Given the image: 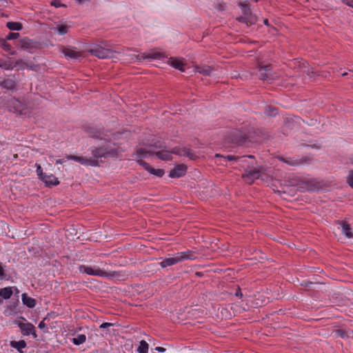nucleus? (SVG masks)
<instances>
[{
  "mask_svg": "<svg viewBox=\"0 0 353 353\" xmlns=\"http://www.w3.org/2000/svg\"><path fill=\"white\" fill-rule=\"evenodd\" d=\"M172 154H175L179 156H186L192 160H194L197 157L196 154L187 148H174L171 150H169L167 149L166 145L159 141L150 145V150L139 148L136 152L137 158H144L148 155L154 154L157 158L162 161L172 160Z\"/></svg>",
  "mask_w": 353,
  "mask_h": 353,
  "instance_id": "obj_1",
  "label": "nucleus"
},
{
  "mask_svg": "<svg viewBox=\"0 0 353 353\" xmlns=\"http://www.w3.org/2000/svg\"><path fill=\"white\" fill-rule=\"evenodd\" d=\"M124 150L122 147L114 143L112 145H110L105 148L101 147L94 148L92 150V154L99 160V159L102 157H119L122 154Z\"/></svg>",
  "mask_w": 353,
  "mask_h": 353,
  "instance_id": "obj_2",
  "label": "nucleus"
},
{
  "mask_svg": "<svg viewBox=\"0 0 353 353\" xmlns=\"http://www.w3.org/2000/svg\"><path fill=\"white\" fill-rule=\"evenodd\" d=\"M214 157L216 158H222L224 160H228L232 162V165L236 164L242 167L245 170V168H247L248 165H254V157L252 155L248 156H234V155H227L223 156L220 154H216Z\"/></svg>",
  "mask_w": 353,
  "mask_h": 353,
  "instance_id": "obj_3",
  "label": "nucleus"
},
{
  "mask_svg": "<svg viewBox=\"0 0 353 353\" xmlns=\"http://www.w3.org/2000/svg\"><path fill=\"white\" fill-rule=\"evenodd\" d=\"M79 270L81 272L85 273L88 275L108 277L110 279H119L121 276V274L119 272H108L97 267L92 268L86 265H81L79 267Z\"/></svg>",
  "mask_w": 353,
  "mask_h": 353,
  "instance_id": "obj_4",
  "label": "nucleus"
},
{
  "mask_svg": "<svg viewBox=\"0 0 353 353\" xmlns=\"http://www.w3.org/2000/svg\"><path fill=\"white\" fill-rule=\"evenodd\" d=\"M196 259V256L194 253L190 251L177 253L172 257H169L163 259L160 265L162 268H167L168 266L173 265L178 263L183 260L190 259L194 260Z\"/></svg>",
  "mask_w": 353,
  "mask_h": 353,
  "instance_id": "obj_5",
  "label": "nucleus"
},
{
  "mask_svg": "<svg viewBox=\"0 0 353 353\" xmlns=\"http://www.w3.org/2000/svg\"><path fill=\"white\" fill-rule=\"evenodd\" d=\"M256 68L259 70V78L261 81H270L275 79L271 65L265 63L260 58L257 59Z\"/></svg>",
  "mask_w": 353,
  "mask_h": 353,
  "instance_id": "obj_6",
  "label": "nucleus"
},
{
  "mask_svg": "<svg viewBox=\"0 0 353 353\" xmlns=\"http://www.w3.org/2000/svg\"><path fill=\"white\" fill-rule=\"evenodd\" d=\"M65 158L68 160H73L74 161L80 163L83 165L85 166H92V167H97L100 165L99 160L97 159V157H93L92 154L91 157H83V156H77V155H66Z\"/></svg>",
  "mask_w": 353,
  "mask_h": 353,
  "instance_id": "obj_7",
  "label": "nucleus"
},
{
  "mask_svg": "<svg viewBox=\"0 0 353 353\" xmlns=\"http://www.w3.org/2000/svg\"><path fill=\"white\" fill-rule=\"evenodd\" d=\"M262 168H256L252 165H248L245 168V173L242 175V177L245 179L246 182L249 184H252L254 181L260 177V173Z\"/></svg>",
  "mask_w": 353,
  "mask_h": 353,
  "instance_id": "obj_8",
  "label": "nucleus"
},
{
  "mask_svg": "<svg viewBox=\"0 0 353 353\" xmlns=\"http://www.w3.org/2000/svg\"><path fill=\"white\" fill-rule=\"evenodd\" d=\"M229 141L238 145H243L248 139L245 132L235 129L232 130L228 135Z\"/></svg>",
  "mask_w": 353,
  "mask_h": 353,
  "instance_id": "obj_9",
  "label": "nucleus"
},
{
  "mask_svg": "<svg viewBox=\"0 0 353 353\" xmlns=\"http://www.w3.org/2000/svg\"><path fill=\"white\" fill-rule=\"evenodd\" d=\"M86 133L92 138L108 140L110 139V135L108 134V132H105L103 130L97 129L93 126H87L85 129Z\"/></svg>",
  "mask_w": 353,
  "mask_h": 353,
  "instance_id": "obj_10",
  "label": "nucleus"
},
{
  "mask_svg": "<svg viewBox=\"0 0 353 353\" xmlns=\"http://www.w3.org/2000/svg\"><path fill=\"white\" fill-rule=\"evenodd\" d=\"M88 52L99 59L111 58L114 53V52L112 50L103 48L101 46H97L96 48L90 49L88 50Z\"/></svg>",
  "mask_w": 353,
  "mask_h": 353,
  "instance_id": "obj_11",
  "label": "nucleus"
},
{
  "mask_svg": "<svg viewBox=\"0 0 353 353\" xmlns=\"http://www.w3.org/2000/svg\"><path fill=\"white\" fill-rule=\"evenodd\" d=\"M14 323L19 327L21 332L23 336L32 334L34 339L37 337V335L35 332V327L32 323H23L17 320L14 321Z\"/></svg>",
  "mask_w": 353,
  "mask_h": 353,
  "instance_id": "obj_12",
  "label": "nucleus"
},
{
  "mask_svg": "<svg viewBox=\"0 0 353 353\" xmlns=\"http://www.w3.org/2000/svg\"><path fill=\"white\" fill-rule=\"evenodd\" d=\"M321 188V184L314 179L303 180L301 183V191H316Z\"/></svg>",
  "mask_w": 353,
  "mask_h": 353,
  "instance_id": "obj_13",
  "label": "nucleus"
},
{
  "mask_svg": "<svg viewBox=\"0 0 353 353\" xmlns=\"http://www.w3.org/2000/svg\"><path fill=\"white\" fill-rule=\"evenodd\" d=\"M9 105L10 108H13L16 112L20 114H26L27 113L26 105L15 98L10 99Z\"/></svg>",
  "mask_w": 353,
  "mask_h": 353,
  "instance_id": "obj_14",
  "label": "nucleus"
},
{
  "mask_svg": "<svg viewBox=\"0 0 353 353\" xmlns=\"http://www.w3.org/2000/svg\"><path fill=\"white\" fill-rule=\"evenodd\" d=\"M298 65L295 67H298L301 71L304 73H306L310 78H314L316 76V73L312 68H310L308 63L306 61H299L297 62Z\"/></svg>",
  "mask_w": 353,
  "mask_h": 353,
  "instance_id": "obj_15",
  "label": "nucleus"
},
{
  "mask_svg": "<svg viewBox=\"0 0 353 353\" xmlns=\"http://www.w3.org/2000/svg\"><path fill=\"white\" fill-rule=\"evenodd\" d=\"M186 166L184 164L176 165L170 170L169 176L171 178H179L183 176L186 172Z\"/></svg>",
  "mask_w": 353,
  "mask_h": 353,
  "instance_id": "obj_16",
  "label": "nucleus"
},
{
  "mask_svg": "<svg viewBox=\"0 0 353 353\" xmlns=\"http://www.w3.org/2000/svg\"><path fill=\"white\" fill-rule=\"evenodd\" d=\"M337 224L341 225L343 233L347 239L353 238V232L350 225L345 221H337Z\"/></svg>",
  "mask_w": 353,
  "mask_h": 353,
  "instance_id": "obj_17",
  "label": "nucleus"
},
{
  "mask_svg": "<svg viewBox=\"0 0 353 353\" xmlns=\"http://www.w3.org/2000/svg\"><path fill=\"white\" fill-rule=\"evenodd\" d=\"M17 85V82L14 76L12 78L4 79L0 83V86L7 90H13Z\"/></svg>",
  "mask_w": 353,
  "mask_h": 353,
  "instance_id": "obj_18",
  "label": "nucleus"
},
{
  "mask_svg": "<svg viewBox=\"0 0 353 353\" xmlns=\"http://www.w3.org/2000/svg\"><path fill=\"white\" fill-rule=\"evenodd\" d=\"M47 186L57 185L59 184V181L53 174H45L41 179Z\"/></svg>",
  "mask_w": 353,
  "mask_h": 353,
  "instance_id": "obj_19",
  "label": "nucleus"
},
{
  "mask_svg": "<svg viewBox=\"0 0 353 353\" xmlns=\"http://www.w3.org/2000/svg\"><path fill=\"white\" fill-rule=\"evenodd\" d=\"M61 52L63 53V54L70 59H78L79 57H81V52H77L72 49L68 48H63L61 50Z\"/></svg>",
  "mask_w": 353,
  "mask_h": 353,
  "instance_id": "obj_20",
  "label": "nucleus"
},
{
  "mask_svg": "<svg viewBox=\"0 0 353 353\" xmlns=\"http://www.w3.org/2000/svg\"><path fill=\"white\" fill-rule=\"evenodd\" d=\"M212 68L209 65H196L194 66V71L196 72H199L205 76H210L212 71Z\"/></svg>",
  "mask_w": 353,
  "mask_h": 353,
  "instance_id": "obj_21",
  "label": "nucleus"
},
{
  "mask_svg": "<svg viewBox=\"0 0 353 353\" xmlns=\"http://www.w3.org/2000/svg\"><path fill=\"white\" fill-rule=\"evenodd\" d=\"M168 64H170L173 68L178 69L181 71H184L183 69V63L181 59H178L176 58L171 57L168 60Z\"/></svg>",
  "mask_w": 353,
  "mask_h": 353,
  "instance_id": "obj_22",
  "label": "nucleus"
},
{
  "mask_svg": "<svg viewBox=\"0 0 353 353\" xmlns=\"http://www.w3.org/2000/svg\"><path fill=\"white\" fill-rule=\"evenodd\" d=\"M279 159L292 166H298L303 163L301 159H292L291 158L279 157Z\"/></svg>",
  "mask_w": 353,
  "mask_h": 353,
  "instance_id": "obj_23",
  "label": "nucleus"
},
{
  "mask_svg": "<svg viewBox=\"0 0 353 353\" xmlns=\"http://www.w3.org/2000/svg\"><path fill=\"white\" fill-rule=\"evenodd\" d=\"M22 301L24 305L30 308L34 307L36 305V301L34 299L29 297L26 294H22Z\"/></svg>",
  "mask_w": 353,
  "mask_h": 353,
  "instance_id": "obj_24",
  "label": "nucleus"
},
{
  "mask_svg": "<svg viewBox=\"0 0 353 353\" xmlns=\"http://www.w3.org/2000/svg\"><path fill=\"white\" fill-rule=\"evenodd\" d=\"M19 42L21 48L25 50L32 49L34 47V42L28 38H24Z\"/></svg>",
  "mask_w": 353,
  "mask_h": 353,
  "instance_id": "obj_25",
  "label": "nucleus"
},
{
  "mask_svg": "<svg viewBox=\"0 0 353 353\" xmlns=\"http://www.w3.org/2000/svg\"><path fill=\"white\" fill-rule=\"evenodd\" d=\"M10 346L17 350H19L26 347V342L24 340L19 341H10Z\"/></svg>",
  "mask_w": 353,
  "mask_h": 353,
  "instance_id": "obj_26",
  "label": "nucleus"
},
{
  "mask_svg": "<svg viewBox=\"0 0 353 353\" xmlns=\"http://www.w3.org/2000/svg\"><path fill=\"white\" fill-rule=\"evenodd\" d=\"M12 294V290L10 287L4 288L1 289L0 290V296L3 297L4 299H8L10 298Z\"/></svg>",
  "mask_w": 353,
  "mask_h": 353,
  "instance_id": "obj_27",
  "label": "nucleus"
},
{
  "mask_svg": "<svg viewBox=\"0 0 353 353\" xmlns=\"http://www.w3.org/2000/svg\"><path fill=\"white\" fill-rule=\"evenodd\" d=\"M303 179L297 177H292L291 179H289L286 182L288 183V185L297 186L301 190V181H303Z\"/></svg>",
  "mask_w": 353,
  "mask_h": 353,
  "instance_id": "obj_28",
  "label": "nucleus"
},
{
  "mask_svg": "<svg viewBox=\"0 0 353 353\" xmlns=\"http://www.w3.org/2000/svg\"><path fill=\"white\" fill-rule=\"evenodd\" d=\"M0 46L6 51L9 52L11 54L14 55L17 54L16 51L11 50V46L3 39H0Z\"/></svg>",
  "mask_w": 353,
  "mask_h": 353,
  "instance_id": "obj_29",
  "label": "nucleus"
},
{
  "mask_svg": "<svg viewBox=\"0 0 353 353\" xmlns=\"http://www.w3.org/2000/svg\"><path fill=\"white\" fill-rule=\"evenodd\" d=\"M6 26L8 29L12 30H21L23 28V26L21 23L19 22H8Z\"/></svg>",
  "mask_w": 353,
  "mask_h": 353,
  "instance_id": "obj_30",
  "label": "nucleus"
},
{
  "mask_svg": "<svg viewBox=\"0 0 353 353\" xmlns=\"http://www.w3.org/2000/svg\"><path fill=\"white\" fill-rule=\"evenodd\" d=\"M137 352L139 353H148V344L145 341L142 340L140 342V345H139V347L137 348Z\"/></svg>",
  "mask_w": 353,
  "mask_h": 353,
  "instance_id": "obj_31",
  "label": "nucleus"
},
{
  "mask_svg": "<svg viewBox=\"0 0 353 353\" xmlns=\"http://www.w3.org/2000/svg\"><path fill=\"white\" fill-rule=\"evenodd\" d=\"M86 340V336L84 334H79L77 337L72 339V342L74 345H79L83 343Z\"/></svg>",
  "mask_w": 353,
  "mask_h": 353,
  "instance_id": "obj_32",
  "label": "nucleus"
},
{
  "mask_svg": "<svg viewBox=\"0 0 353 353\" xmlns=\"http://www.w3.org/2000/svg\"><path fill=\"white\" fill-rule=\"evenodd\" d=\"M152 174L156 175L157 176L161 177L164 174V170L162 169H154L152 167H150V169L148 170Z\"/></svg>",
  "mask_w": 353,
  "mask_h": 353,
  "instance_id": "obj_33",
  "label": "nucleus"
},
{
  "mask_svg": "<svg viewBox=\"0 0 353 353\" xmlns=\"http://www.w3.org/2000/svg\"><path fill=\"white\" fill-rule=\"evenodd\" d=\"M55 30L58 31L59 34L63 35L68 32V26L66 25H60V26H58L55 28Z\"/></svg>",
  "mask_w": 353,
  "mask_h": 353,
  "instance_id": "obj_34",
  "label": "nucleus"
},
{
  "mask_svg": "<svg viewBox=\"0 0 353 353\" xmlns=\"http://www.w3.org/2000/svg\"><path fill=\"white\" fill-rule=\"evenodd\" d=\"M265 113L268 116H275L277 114V110L272 106L267 107Z\"/></svg>",
  "mask_w": 353,
  "mask_h": 353,
  "instance_id": "obj_35",
  "label": "nucleus"
},
{
  "mask_svg": "<svg viewBox=\"0 0 353 353\" xmlns=\"http://www.w3.org/2000/svg\"><path fill=\"white\" fill-rule=\"evenodd\" d=\"M51 315L50 314H48L43 319V321H41L39 323V328L41 329V330H43L44 328H46V325H47V323L48 322L50 321V318Z\"/></svg>",
  "mask_w": 353,
  "mask_h": 353,
  "instance_id": "obj_36",
  "label": "nucleus"
},
{
  "mask_svg": "<svg viewBox=\"0 0 353 353\" xmlns=\"http://www.w3.org/2000/svg\"><path fill=\"white\" fill-rule=\"evenodd\" d=\"M346 182L352 188H353V170L349 171L346 177Z\"/></svg>",
  "mask_w": 353,
  "mask_h": 353,
  "instance_id": "obj_37",
  "label": "nucleus"
},
{
  "mask_svg": "<svg viewBox=\"0 0 353 353\" xmlns=\"http://www.w3.org/2000/svg\"><path fill=\"white\" fill-rule=\"evenodd\" d=\"M0 67L5 70H12L14 66L3 60H0Z\"/></svg>",
  "mask_w": 353,
  "mask_h": 353,
  "instance_id": "obj_38",
  "label": "nucleus"
},
{
  "mask_svg": "<svg viewBox=\"0 0 353 353\" xmlns=\"http://www.w3.org/2000/svg\"><path fill=\"white\" fill-rule=\"evenodd\" d=\"M14 67H19L21 69H23L25 67H29V65H28V63H26V62H24L23 60L21 59H19L17 60L15 63L14 65H12Z\"/></svg>",
  "mask_w": 353,
  "mask_h": 353,
  "instance_id": "obj_39",
  "label": "nucleus"
},
{
  "mask_svg": "<svg viewBox=\"0 0 353 353\" xmlns=\"http://www.w3.org/2000/svg\"><path fill=\"white\" fill-rule=\"evenodd\" d=\"M35 166L37 168V173L39 176V178L41 179L46 173L43 172L42 168L39 164H36Z\"/></svg>",
  "mask_w": 353,
  "mask_h": 353,
  "instance_id": "obj_40",
  "label": "nucleus"
},
{
  "mask_svg": "<svg viewBox=\"0 0 353 353\" xmlns=\"http://www.w3.org/2000/svg\"><path fill=\"white\" fill-rule=\"evenodd\" d=\"M137 163L140 165L143 166L144 168V169L146 170L148 172L150 169L151 166L148 163H146L145 161H143L141 159V160H138Z\"/></svg>",
  "mask_w": 353,
  "mask_h": 353,
  "instance_id": "obj_41",
  "label": "nucleus"
},
{
  "mask_svg": "<svg viewBox=\"0 0 353 353\" xmlns=\"http://www.w3.org/2000/svg\"><path fill=\"white\" fill-rule=\"evenodd\" d=\"M19 36V33H13V32H10L9 33V34L6 37V39H5L6 41V40H12V39H15L17 38H18V37Z\"/></svg>",
  "mask_w": 353,
  "mask_h": 353,
  "instance_id": "obj_42",
  "label": "nucleus"
},
{
  "mask_svg": "<svg viewBox=\"0 0 353 353\" xmlns=\"http://www.w3.org/2000/svg\"><path fill=\"white\" fill-rule=\"evenodd\" d=\"M51 5L54 6V7H56V8H59V7H61V6L65 7V6L64 4H62L59 0H53L51 2Z\"/></svg>",
  "mask_w": 353,
  "mask_h": 353,
  "instance_id": "obj_43",
  "label": "nucleus"
},
{
  "mask_svg": "<svg viewBox=\"0 0 353 353\" xmlns=\"http://www.w3.org/2000/svg\"><path fill=\"white\" fill-rule=\"evenodd\" d=\"M160 57V53H154L150 55H143V59L150 58V59H157Z\"/></svg>",
  "mask_w": 353,
  "mask_h": 353,
  "instance_id": "obj_44",
  "label": "nucleus"
},
{
  "mask_svg": "<svg viewBox=\"0 0 353 353\" xmlns=\"http://www.w3.org/2000/svg\"><path fill=\"white\" fill-rule=\"evenodd\" d=\"M335 332L339 335V336L341 338H345L347 336V334L344 330H336Z\"/></svg>",
  "mask_w": 353,
  "mask_h": 353,
  "instance_id": "obj_45",
  "label": "nucleus"
},
{
  "mask_svg": "<svg viewBox=\"0 0 353 353\" xmlns=\"http://www.w3.org/2000/svg\"><path fill=\"white\" fill-rule=\"evenodd\" d=\"M6 278L5 270L3 267L0 264V280H3Z\"/></svg>",
  "mask_w": 353,
  "mask_h": 353,
  "instance_id": "obj_46",
  "label": "nucleus"
},
{
  "mask_svg": "<svg viewBox=\"0 0 353 353\" xmlns=\"http://www.w3.org/2000/svg\"><path fill=\"white\" fill-rule=\"evenodd\" d=\"M112 325H113V324L111 323H103L100 325V328L105 329V328H108V327H111Z\"/></svg>",
  "mask_w": 353,
  "mask_h": 353,
  "instance_id": "obj_47",
  "label": "nucleus"
},
{
  "mask_svg": "<svg viewBox=\"0 0 353 353\" xmlns=\"http://www.w3.org/2000/svg\"><path fill=\"white\" fill-rule=\"evenodd\" d=\"M344 3L350 7H353V0H341Z\"/></svg>",
  "mask_w": 353,
  "mask_h": 353,
  "instance_id": "obj_48",
  "label": "nucleus"
},
{
  "mask_svg": "<svg viewBox=\"0 0 353 353\" xmlns=\"http://www.w3.org/2000/svg\"><path fill=\"white\" fill-rule=\"evenodd\" d=\"M225 7H226L225 3H219V5H218V7H217V8H218V9H219V10H221V11H222V10H225Z\"/></svg>",
  "mask_w": 353,
  "mask_h": 353,
  "instance_id": "obj_49",
  "label": "nucleus"
},
{
  "mask_svg": "<svg viewBox=\"0 0 353 353\" xmlns=\"http://www.w3.org/2000/svg\"><path fill=\"white\" fill-rule=\"evenodd\" d=\"M155 350L158 352H163L165 351V349L164 347H157L155 348Z\"/></svg>",
  "mask_w": 353,
  "mask_h": 353,
  "instance_id": "obj_50",
  "label": "nucleus"
},
{
  "mask_svg": "<svg viewBox=\"0 0 353 353\" xmlns=\"http://www.w3.org/2000/svg\"><path fill=\"white\" fill-rule=\"evenodd\" d=\"M235 295L236 296H239V297H241L243 296L241 292V290L240 288L238 289V290L236 291V292L235 293Z\"/></svg>",
  "mask_w": 353,
  "mask_h": 353,
  "instance_id": "obj_51",
  "label": "nucleus"
},
{
  "mask_svg": "<svg viewBox=\"0 0 353 353\" xmlns=\"http://www.w3.org/2000/svg\"><path fill=\"white\" fill-rule=\"evenodd\" d=\"M63 162H64V161H63L62 159H57V160L56 161V163H57V164H61V163H63Z\"/></svg>",
  "mask_w": 353,
  "mask_h": 353,
  "instance_id": "obj_52",
  "label": "nucleus"
},
{
  "mask_svg": "<svg viewBox=\"0 0 353 353\" xmlns=\"http://www.w3.org/2000/svg\"><path fill=\"white\" fill-rule=\"evenodd\" d=\"M264 24H265L266 26L269 25L268 20L267 19L264 20Z\"/></svg>",
  "mask_w": 353,
  "mask_h": 353,
  "instance_id": "obj_53",
  "label": "nucleus"
},
{
  "mask_svg": "<svg viewBox=\"0 0 353 353\" xmlns=\"http://www.w3.org/2000/svg\"><path fill=\"white\" fill-rule=\"evenodd\" d=\"M112 136H113L114 139H117V134H112Z\"/></svg>",
  "mask_w": 353,
  "mask_h": 353,
  "instance_id": "obj_54",
  "label": "nucleus"
},
{
  "mask_svg": "<svg viewBox=\"0 0 353 353\" xmlns=\"http://www.w3.org/2000/svg\"><path fill=\"white\" fill-rule=\"evenodd\" d=\"M350 162L352 164H353V156L350 158Z\"/></svg>",
  "mask_w": 353,
  "mask_h": 353,
  "instance_id": "obj_55",
  "label": "nucleus"
},
{
  "mask_svg": "<svg viewBox=\"0 0 353 353\" xmlns=\"http://www.w3.org/2000/svg\"><path fill=\"white\" fill-rule=\"evenodd\" d=\"M347 74V72H344V73H343V74H342V76H343V77H345Z\"/></svg>",
  "mask_w": 353,
  "mask_h": 353,
  "instance_id": "obj_56",
  "label": "nucleus"
},
{
  "mask_svg": "<svg viewBox=\"0 0 353 353\" xmlns=\"http://www.w3.org/2000/svg\"><path fill=\"white\" fill-rule=\"evenodd\" d=\"M43 332H44L45 333H47V332H48V329H46V330H43Z\"/></svg>",
  "mask_w": 353,
  "mask_h": 353,
  "instance_id": "obj_57",
  "label": "nucleus"
},
{
  "mask_svg": "<svg viewBox=\"0 0 353 353\" xmlns=\"http://www.w3.org/2000/svg\"><path fill=\"white\" fill-rule=\"evenodd\" d=\"M20 319L26 320V319H25V318H24V317H23V316H21V317H20Z\"/></svg>",
  "mask_w": 353,
  "mask_h": 353,
  "instance_id": "obj_58",
  "label": "nucleus"
},
{
  "mask_svg": "<svg viewBox=\"0 0 353 353\" xmlns=\"http://www.w3.org/2000/svg\"><path fill=\"white\" fill-rule=\"evenodd\" d=\"M20 353H23V352L21 350H18Z\"/></svg>",
  "mask_w": 353,
  "mask_h": 353,
  "instance_id": "obj_59",
  "label": "nucleus"
},
{
  "mask_svg": "<svg viewBox=\"0 0 353 353\" xmlns=\"http://www.w3.org/2000/svg\"><path fill=\"white\" fill-rule=\"evenodd\" d=\"M2 302H3L2 300L0 299V303H1Z\"/></svg>",
  "mask_w": 353,
  "mask_h": 353,
  "instance_id": "obj_60",
  "label": "nucleus"
}]
</instances>
